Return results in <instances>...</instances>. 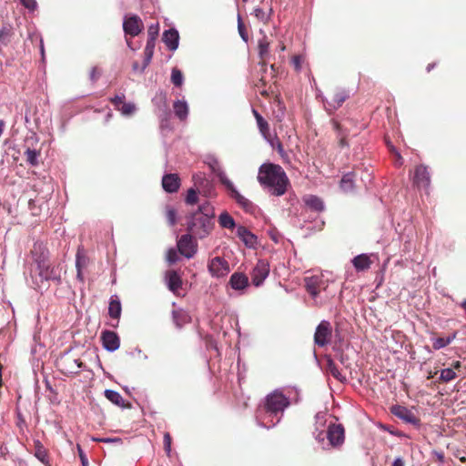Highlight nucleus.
Instances as JSON below:
<instances>
[{
    "label": "nucleus",
    "mask_w": 466,
    "mask_h": 466,
    "mask_svg": "<svg viewBox=\"0 0 466 466\" xmlns=\"http://www.w3.org/2000/svg\"><path fill=\"white\" fill-rule=\"evenodd\" d=\"M258 180L261 186L268 187L272 195L278 197L284 195L289 185L284 169L273 163H265L260 166Z\"/></svg>",
    "instance_id": "1"
},
{
    "label": "nucleus",
    "mask_w": 466,
    "mask_h": 466,
    "mask_svg": "<svg viewBox=\"0 0 466 466\" xmlns=\"http://www.w3.org/2000/svg\"><path fill=\"white\" fill-rule=\"evenodd\" d=\"M32 254L36 263L37 275L35 278V283L39 286L44 281L53 280L60 282L62 268L60 265H52L48 261L47 250L41 244H35Z\"/></svg>",
    "instance_id": "2"
},
{
    "label": "nucleus",
    "mask_w": 466,
    "mask_h": 466,
    "mask_svg": "<svg viewBox=\"0 0 466 466\" xmlns=\"http://www.w3.org/2000/svg\"><path fill=\"white\" fill-rule=\"evenodd\" d=\"M213 226V220L207 214L193 213L187 222V231L197 238H203L211 232Z\"/></svg>",
    "instance_id": "3"
},
{
    "label": "nucleus",
    "mask_w": 466,
    "mask_h": 466,
    "mask_svg": "<svg viewBox=\"0 0 466 466\" xmlns=\"http://www.w3.org/2000/svg\"><path fill=\"white\" fill-rule=\"evenodd\" d=\"M289 400L280 390H274L268 394L263 403V410L269 415L282 414L284 410L289 406Z\"/></svg>",
    "instance_id": "4"
},
{
    "label": "nucleus",
    "mask_w": 466,
    "mask_h": 466,
    "mask_svg": "<svg viewBox=\"0 0 466 466\" xmlns=\"http://www.w3.org/2000/svg\"><path fill=\"white\" fill-rule=\"evenodd\" d=\"M218 177L220 182L230 191V196L235 201L247 212H253L255 209L254 204L242 196L234 187L233 183L227 177L224 172L218 173Z\"/></svg>",
    "instance_id": "5"
},
{
    "label": "nucleus",
    "mask_w": 466,
    "mask_h": 466,
    "mask_svg": "<svg viewBox=\"0 0 466 466\" xmlns=\"http://www.w3.org/2000/svg\"><path fill=\"white\" fill-rule=\"evenodd\" d=\"M350 97L349 91L344 88H335L329 93L324 101L326 111L332 115Z\"/></svg>",
    "instance_id": "6"
},
{
    "label": "nucleus",
    "mask_w": 466,
    "mask_h": 466,
    "mask_svg": "<svg viewBox=\"0 0 466 466\" xmlns=\"http://www.w3.org/2000/svg\"><path fill=\"white\" fill-rule=\"evenodd\" d=\"M326 437L332 447L340 446L344 442L345 439L344 427L341 424H330L328 428ZM316 439L319 441H323L325 434L323 432H319Z\"/></svg>",
    "instance_id": "7"
},
{
    "label": "nucleus",
    "mask_w": 466,
    "mask_h": 466,
    "mask_svg": "<svg viewBox=\"0 0 466 466\" xmlns=\"http://www.w3.org/2000/svg\"><path fill=\"white\" fill-rule=\"evenodd\" d=\"M178 253L187 258H191L198 251V243L192 234L182 235L177 243Z\"/></svg>",
    "instance_id": "8"
},
{
    "label": "nucleus",
    "mask_w": 466,
    "mask_h": 466,
    "mask_svg": "<svg viewBox=\"0 0 466 466\" xmlns=\"http://www.w3.org/2000/svg\"><path fill=\"white\" fill-rule=\"evenodd\" d=\"M56 365L62 373L68 375L78 373L82 367V362L79 359L65 354L57 360Z\"/></svg>",
    "instance_id": "9"
},
{
    "label": "nucleus",
    "mask_w": 466,
    "mask_h": 466,
    "mask_svg": "<svg viewBox=\"0 0 466 466\" xmlns=\"http://www.w3.org/2000/svg\"><path fill=\"white\" fill-rule=\"evenodd\" d=\"M144 29L142 19L137 15H126L123 21V30L132 37L138 35Z\"/></svg>",
    "instance_id": "10"
},
{
    "label": "nucleus",
    "mask_w": 466,
    "mask_h": 466,
    "mask_svg": "<svg viewBox=\"0 0 466 466\" xmlns=\"http://www.w3.org/2000/svg\"><path fill=\"white\" fill-rule=\"evenodd\" d=\"M269 274V263L265 259H259L253 268L250 277L252 284L259 287Z\"/></svg>",
    "instance_id": "11"
},
{
    "label": "nucleus",
    "mask_w": 466,
    "mask_h": 466,
    "mask_svg": "<svg viewBox=\"0 0 466 466\" xmlns=\"http://www.w3.org/2000/svg\"><path fill=\"white\" fill-rule=\"evenodd\" d=\"M332 336V328L329 321L322 320L316 329L314 334V342L319 346L324 347L330 342Z\"/></svg>",
    "instance_id": "12"
},
{
    "label": "nucleus",
    "mask_w": 466,
    "mask_h": 466,
    "mask_svg": "<svg viewBox=\"0 0 466 466\" xmlns=\"http://www.w3.org/2000/svg\"><path fill=\"white\" fill-rule=\"evenodd\" d=\"M208 268L209 273L215 278L225 277L230 271L228 262L221 257H215L210 259Z\"/></svg>",
    "instance_id": "13"
},
{
    "label": "nucleus",
    "mask_w": 466,
    "mask_h": 466,
    "mask_svg": "<svg viewBox=\"0 0 466 466\" xmlns=\"http://www.w3.org/2000/svg\"><path fill=\"white\" fill-rule=\"evenodd\" d=\"M390 412L401 420L412 424L419 425L420 419L408 408L401 405H393L390 407Z\"/></svg>",
    "instance_id": "14"
},
{
    "label": "nucleus",
    "mask_w": 466,
    "mask_h": 466,
    "mask_svg": "<svg viewBox=\"0 0 466 466\" xmlns=\"http://www.w3.org/2000/svg\"><path fill=\"white\" fill-rule=\"evenodd\" d=\"M413 184L419 188L427 190L431 184V176L428 167L423 165H419L415 167Z\"/></svg>",
    "instance_id": "15"
},
{
    "label": "nucleus",
    "mask_w": 466,
    "mask_h": 466,
    "mask_svg": "<svg viewBox=\"0 0 466 466\" xmlns=\"http://www.w3.org/2000/svg\"><path fill=\"white\" fill-rule=\"evenodd\" d=\"M305 288L307 291L313 297L316 298L321 291V289H325V281L323 280L321 276H310L307 277L304 279Z\"/></svg>",
    "instance_id": "16"
},
{
    "label": "nucleus",
    "mask_w": 466,
    "mask_h": 466,
    "mask_svg": "<svg viewBox=\"0 0 466 466\" xmlns=\"http://www.w3.org/2000/svg\"><path fill=\"white\" fill-rule=\"evenodd\" d=\"M103 347L108 351H115L120 346V339L117 334L111 330H104L101 333Z\"/></svg>",
    "instance_id": "17"
},
{
    "label": "nucleus",
    "mask_w": 466,
    "mask_h": 466,
    "mask_svg": "<svg viewBox=\"0 0 466 466\" xmlns=\"http://www.w3.org/2000/svg\"><path fill=\"white\" fill-rule=\"evenodd\" d=\"M167 285L174 294L178 295L179 289L182 288V279L176 270H168L166 272Z\"/></svg>",
    "instance_id": "18"
},
{
    "label": "nucleus",
    "mask_w": 466,
    "mask_h": 466,
    "mask_svg": "<svg viewBox=\"0 0 466 466\" xmlns=\"http://www.w3.org/2000/svg\"><path fill=\"white\" fill-rule=\"evenodd\" d=\"M162 187L168 193H175L180 187V177L177 174H167L162 178Z\"/></svg>",
    "instance_id": "19"
},
{
    "label": "nucleus",
    "mask_w": 466,
    "mask_h": 466,
    "mask_svg": "<svg viewBox=\"0 0 466 466\" xmlns=\"http://www.w3.org/2000/svg\"><path fill=\"white\" fill-rule=\"evenodd\" d=\"M193 182L195 188L198 192H204L205 194H210V190L213 188V186L209 182V180L205 177L204 174L198 173L193 175Z\"/></svg>",
    "instance_id": "20"
},
{
    "label": "nucleus",
    "mask_w": 466,
    "mask_h": 466,
    "mask_svg": "<svg viewBox=\"0 0 466 466\" xmlns=\"http://www.w3.org/2000/svg\"><path fill=\"white\" fill-rule=\"evenodd\" d=\"M229 285L233 289L243 290L248 286V278L244 273L235 272L229 279Z\"/></svg>",
    "instance_id": "21"
},
{
    "label": "nucleus",
    "mask_w": 466,
    "mask_h": 466,
    "mask_svg": "<svg viewBox=\"0 0 466 466\" xmlns=\"http://www.w3.org/2000/svg\"><path fill=\"white\" fill-rule=\"evenodd\" d=\"M163 42L170 50H176L178 46V32L174 29L166 30L163 34Z\"/></svg>",
    "instance_id": "22"
},
{
    "label": "nucleus",
    "mask_w": 466,
    "mask_h": 466,
    "mask_svg": "<svg viewBox=\"0 0 466 466\" xmlns=\"http://www.w3.org/2000/svg\"><path fill=\"white\" fill-rule=\"evenodd\" d=\"M237 235L248 247L251 248L257 244V237L243 226L238 227Z\"/></svg>",
    "instance_id": "23"
},
{
    "label": "nucleus",
    "mask_w": 466,
    "mask_h": 466,
    "mask_svg": "<svg viewBox=\"0 0 466 466\" xmlns=\"http://www.w3.org/2000/svg\"><path fill=\"white\" fill-rule=\"evenodd\" d=\"M352 264L357 271H364L370 268L372 260L370 259V256L360 254L352 259Z\"/></svg>",
    "instance_id": "24"
},
{
    "label": "nucleus",
    "mask_w": 466,
    "mask_h": 466,
    "mask_svg": "<svg viewBox=\"0 0 466 466\" xmlns=\"http://www.w3.org/2000/svg\"><path fill=\"white\" fill-rule=\"evenodd\" d=\"M88 258L86 256L81 252L79 249L77 250L76 256V278L80 282H84V276L82 273L83 268H85L87 266Z\"/></svg>",
    "instance_id": "25"
},
{
    "label": "nucleus",
    "mask_w": 466,
    "mask_h": 466,
    "mask_svg": "<svg viewBox=\"0 0 466 466\" xmlns=\"http://www.w3.org/2000/svg\"><path fill=\"white\" fill-rule=\"evenodd\" d=\"M334 129L337 131V137L339 139V146L340 147H349L348 136L349 132L342 128V126L335 119L331 120Z\"/></svg>",
    "instance_id": "26"
},
{
    "label": "nucleus",
    "mask_w": 466,
    "mask_h": 466,
    "mask_svg": "<svg viewBox=\"0 0 466 466\" xmlns=\"http://www.w3.org/2000/svg\"><path fill=\"white\" fill-rule=\"evenodd\" d=\"M105 397L109 401H111L112 403H114L115 405H116L120 408H127V407L130 406L129 404L126 403V401L124 400L123 397L121 396V394L119 392L115 391L113 390H106Z\"/></svg>",
    "instance_id": "27"
},
{
    "label": "nucleus",
    "mask_w": 466,
    "mask_h": 466,
    "mask_svg": "<svg viewBox=\"0 0 466 466\" xmlns=\"http://www.w3.org/2000/svg\"><path fill=\"white\" fill-rule=\"evenodd\" d=\"M305 204L312 210L320 212L324 209V204L319 197L309 195L304 198Z\"/></svg>",
    "instance_id": "28"
},
{
    "label": "nucleus",
    "mask_w": 466,
    "mask_h": 466,
    "mask_svg": "<svg viewBox=\"0 0 466 466\" xmlns=\"http://www.w3.org/2000/svg\"><path fill=\"white\" fill-rule=\"evenodd\" d=\"M258 56L260 59L262 60V66H266V59L268 56V50H269V42L268 40V37L264 35L261 39L258 41Z\"/></svg>",
    "instance_id": "29"
},
{
    "label": "nucleus",
    "mask_w": 466,
    "mask_h": 466,
    "mask_svg": "<svg viewBox=\"0 0 466 466\" xmlns=\"http://www.w3.org/2000/svg\"><path fill=\"white\" fill-rule=\"evenodd\" d=\"M457 336V332L452 333L451 335L448 336L447 338H435L432 339V348L435 350H441L449 344L451 343L455 339Z\"/></svg>",
    "instance_id": "30"
},
{
    "label": "nucleus",
    "mask_w": 466,
    "mask_h": 466,
    "mask_svg": "<svg viewBox=\"0 0 466 466\" xmlns=\"http://www.w3.org/2000/svg\"><path fill=\"white\" fill-rule=\"evenodd\" d=\"M354 173L345 174L340 180V187L344 192H350L354 189Z\"/></svg>",
    "instance_id": "31"
},
{
    "label": "nucleus",
    "mask_w": 466,
    "mask_h": 466,
    "mask_svg": "<svg viewBox=\"0 0 466 466\" xmlns=\"http://www.w3.org/2000/svg\"><path fill=\"white\" fill-rule=\"evenodd\" d=\"M35 456L43 463L47 462V451L40 441H34Z\"/></svg>",
    "instance_id": "32"
},
{
    "label": "nucleus",
    "mask_w": 466,
    "mask_h": 466,
    "mask_svg": "<svg viewBox=\"0 0 466 466\" xmlns=\"http://www.w3.org/2000/svg\"><path fill=\"white\" fill-rule=\"evenodd\" d=\"M174 111H175V114L176 116L181 119V120H184L187 118V113H188V108H187V105L186 102H183V101H176L174 103Z\"/></svg>",
    "instance_id": "33"
},
{
    "label": "nucleus",
    "mask_w": 466,
    "mask_h": 466,
    "mask_svg": "<svg viewBox=\"0 0 466 466\" xmlns=\"http://www.w3.org/2000/svg\"><path fill=\"white\" fill-rule=\"evenodd\" d=\"M218 223L222 228L228 229H232L236 226L234 218L228 212L219 215Z\"/></svg>",
    "instance_id": "34"
},
{
    "label": "nucleus",
    "mask_w": 466,
    "mask_h": 466,
    "mask_svg": "<svg viewBox=\"0 0 466 466\" xmlns=\"http://www.w3.org/2000/svg\"><path fill=\"white\" fill-rule=\"evenodd\" d=\"M108 314L112 319H119L121 315V304L119 300H110L108 307Z\"/></svg>",
    "instance_id": "35"
},
{
    "label": "nucleus",
    "mask_w": 466,
    "mask_h": 466,
    "mask_svg": "<svg viewBox=\"0 0 466 466\" xmlns=\"http://www.w3.org/2000/svg\"><path fill=\"white\" fill-rule=\"evenodd\" d=\"M327 370L328 372H329L336 380H339V381H342L343 380H345V377L342 376V374L340 373V371L339 370V368L338 366L336 365V363L331 360V359H329L328 361H327Z\"/></svg>",
    "instance_id": "36"
},
{
    "label": "nucleus",
    "mask_w": 466,
    "mask_h": 466,
    "mask_svg": "<svg viewBox=\"0 0 466 466\" xmlns=\"http://www.w3.org/2000/svg\"><path fill=\"white\" fill-rule=\"evenodd\" d=\"M12 35L11 27L9 25H4L0 29V43L5 46L8 45L11 41Z\"/></svg>",
    "instance_id": "37"
},
{
    "label": "nucleus",
    "mask_w": 466,
    "mask_h": 466,
    "mask_svg": "<svg viewBox=\"0 0 466 466\" xmlns=\"http://www.w3.org/2000/svg\"><path fill=\"white\" fill-rule=\"evenodd\" d=\"M26 161L33 167L38 165L39 152L35 149L27 148L25 152Z\"/></svg>",
    "instance_id": "38"
},
{
    "label": "nucleus",
    "mask_w": 466,
    "mask_h": 466,
    "mask_svg": "<svg viewBox=\"0 0 466 466\" xmlns=\"http://www.w3.org/2000/svg\"><path fill=\"white\" fill-rule=\"evenodd\" d=\"M456 377H457V373L455 370H453V369H451V368L443 369L441 371L440 381L449 382V381L454 380Z\"/></svg>",
    "instance_id": "39"
},
{
    "label": "nucleus",
    "mask_w": 466,
    "mask_h": 466,
    "mask_svg": "<svg viewBox=\"0 0 466 466\" xmlns=\"http://www.w3.org/2000/svg\"><path fill=\"white\" fill-rule=\"evenodd\" d=\"M257 124L262 136L268 139L270 136L268 123L263 117H258Z\"/></svg>",
    "instance_id": "40"
},
{
    "label": "nucleus",
    "mask_w": 466,
    "mask_h": 466,
    "mask_svg": "<svg viewBox=\"0 0 466 466\" xmlns=\"http://www.w3.org/2000/svg\"><path fill=\"white\" fill-rule=\"evenodd\" d=\"M171 82L176 86H181L183 83L182 72L177 68H173L171 73Z\"/></svg>",
    "instance_id": "41"
},
{
    "label": "nucleus",
    "mask_w": 466,
    "mask_h": 466,
    "mask_svg": "<svg viewBox=\"0 0 466 466\" xmlns=\"http://www.w3.org/2000/svg\"><path fill=\"white\" fill-rule=\"evenodd\" d=\"M195 214H207L208 218L213 220V218L215 216L213 208L208 204H203L199 206L198 211L194 212Z\"/></svg>",
    "instance_id": "42"
},
{
    "label": "nucleus",
    "mask_w": 466,
    "mask_h": 466,
    "mask_svg": "<svg viewBox=\"0 0 466 466\" xmlns=\"http://www.w3.org/2000/svg\"><path fill=\"white\" fill-rule=\"evenodd\" d=\"M255 17L264 24H267L270 18V14H267L262 8L258 7L253 12Z\"/></svg>",
    "instance_id": "43"
},
{
    "label": "nucleus",
    "mask_w": 466,
    "mask_h": 466,
    "mask_svg": "<svg viewBox=\"0 0 466 466\" xmlns=\"http://www.w3.org/2000/svg\"><path fill=\"white\" fill-rule=\"evenodd\" d=\"M173 319L177 327L180 328L187 321V315L182 311H173Z\"/></svg>",
    "instance_id": "44"
},
{
    "label": "nucleus",
    "mask_w": 466,
    "mask_h": 466,
    "mask_svg": "<svg viewBox=\"0 0 466 466\" xmlns=\"http://www.w3.org/2000/svg\"><path fill=\"white\" fill-rule=\"evenodd\" d=\"M178 250L177 251L175 248H171L167 251L166 259L169 265H173L177 263L179 259Z\"/></svg>",
    "instance_id": "45"
},
{
    "label": "nucleus",
    "mask_w": 466,
    "mask_h": 466,
    "mask_svg": "<svg viewBox=\"0 0 466 466\" xmlns=\"http://www.w3.org/2000/svg\"><path fill=\"white\" fill-rule=\"evenodd\" d=\"M198 192L194 187L189 188L186 197V203L189 205L196 204L198 202Z\"/></svg>",
    "instance_id": "46"
},
{
    "label": "nucleus",
    "mask_w": 466,
    "mask_h": 466,
    "mask_svg": "<svg viewBox=\"0 0 466 466\" xmlns=\"http://www.w3.org/2000/svg\"><path fill=\"white\" fill-rule=\"evenodd\" d=\"M271 146L272 147L277 149L278 153L279 154L282 159H288V154L284 150L283 145L279 141V139L277 138L276 140L272 141Z\"/></svg>",
    "instance_id": "47"
},
{
    "label": "nucleus",
    "mask_w": 466,
    "mask_h": 466,
    "mask_svg": "<svg viewBox=\"0 0 466 466\" xmlns=\"http://www.w3.org/2000/svg\"><path fill=\"white\" fill-rule=\"evenodd\" d=\"M153 55H154L153 50L144 49V61H143V65L141 66V72H143L147 67V66L150 64Z\"/></svg>",
    "instance_id": "48"
},
{
    "label": "nucleus",
    "mask_w": 466,
    "mask_h": 466,
    "mask_svg": "<svg viewBox=\"0 0 466 466\" xmlns=\"http://www.w3.org/2000/svg\"><path fill=\"white\" fill-rule=\"evenodd\" d=\"M135 110H136V106H135L134 104H132V103H126V102L119 108V111H121V113L123 115H126V116L132 115L135 112Z\"/></svg>",
    "instance_id": "49"
},
{
    "label": "nucleus",
    "mask_w": 466,
    "mask_h": 466,
    "mask_svg": "<svg viewBox=\"0 0 466 466\" xmlns=\"http://www.w3.org/2000/svg\"><path fill=\"white\" fill-rule=\"evenodd\" d=\"M16 426L19 428L20 432H23L25 428H26V421L22 414V412L17 409L16 410Z\"/></svg>",
    "instance_id": "50"
},
{
    "label": "nucleus",
    "mask_w": 466,
    "mask_h": 466,
    "mask_svg": "<svg viewBox=\"0 0 466 466\" xmlns=\"http://www.w3.org/2000/svg\"><path fill=\"white\" fill-rule=\"evenodd\" d=\"M158 33H159V24L158 23L152 24L148 26V29H147L148 37L157 39L158 36Z\"/></svg>",
    "instance_id": "51"
},
{
    "label": "nucleus",
    "mask_w": 466,
    "mask_h": 466,
    "mask_svg": "<svg viewBox=\"0 0 466 466\" xmlns=\"http://www.w3.org/2000/svg\"><path fill=\"white\" fill-rule=\"evenodd\" d=\"M110 102L114 105L116 109L119 110L121 106H123V104L125 103V96L124 95H120V96L117 95V96L110 98Z\"/></svg>",
    "instance_id": "52"
},
{
    "label": "nucleus",
    "mask_w": 466,
    "mask_h": 466,
    "mask_svg": "<svg viewBox=\"0 0 466 466\" xmlns=\"http://www.w3.org/2000/svg\"><path fill=\"white\" fill-rule=\"evenodd\" d=\"M238 33H239L241 38L245 42H248V33H247L246 27L239 16H238Z\"/></svg>",
    "instance_id": "53"
},
{
    "label": "nucleus",
    "mask_w": 466,
    "mask_h": 466,
    "mask_svg": "<svg viewBox=\"0 0 466 466\" xmlns=\"http://www.w3.org/2000/svg\"><path fill=\"white\" fill-rule=\"evenodd\" d=\"M20 3L23 6L30 11H35L37 7V3L35 0H20Z\"/></svg>",
    "instance_id": "54"
},
{
    "label": "nucleus",
    "mask_w": 466,
    "mask_h": 466,
    "mask_svg": "<svg viewBox=\"0 0 466 466\" xmlns=\"http://www.w3.org/2000/svg\"><path fill=\"white\" fill-rule=\"evenodd\" d=\"M164 448H165V451L169 453L170 451H171V441H172V438L170 436V434L168 432H166L164 434Z\"/></svg>",
    "instance_id": "55"
},
{
    "label": "nucleus",
    "mask_w": 466,
    "mask_h": 466,
    "mask_svg": "<svg viewBox=\"0 0 466 466\" xmlns=\"http://www.w3.org/2000/svg\"><path fill=\"white\" fill-rule=\"evenodd\" d=\"M291 63L296 71L301 69L302 57L300 56H294L291 59Z\"/></svg>",
    "instance_id": "56"
},
{
    "label": "nucleus",
    "mask_w": 466,
    "mask_h": 466,
    "mask_svg": "<svg viewBox=\"0 0 466 466\" xmlns=\"http://www.w3.org/2000/svg\"><path fill=\"white\" fill-rule=\"evenodd\" d=\"M176 211L174 209H168L167 212V221L168 223L171 225V226H174L177 222L176 220Z\"/></svg>",
    "instance_id": "57"
},
{
    "label": "nucleus",
    "mask_w": 466,
    "mask_h": 466,
    "mask_svg": "<svg viewBox=\"0 0 466 466\" xmlns=\"http://www.w3.org/2000/svg\"><path fill=\"white\" fill-rule=\"evenodd\" d=\"M208 166L211 168L212 172H214L217 176H218V173L223 172L220 169V167H219V164H218V160H216V159H213L211 162H209Z\"/></svg>",
    "instance_id": "58"
},
{
    "label": "nucleus",
    "mask_w": 466,
    "mask_h": 466,
    "mask_svg": "<svg viewBox=\"0 0 466 466\" xmlns=\"http://www.w3.org/2000/svg\"><path fill=\"white\" fill-rule=\"evenodd\" d=\"M28 206L30 210L32 211V214L34 216H37L40 213V208H36L35 206V200L30 199L28 202Z\"/></svg>",
    "instance_id": "59"
},
{
    "label": "nucleus",
    "mask_w": 466,
    "mask_h": 466,
    "mask_svg": "<svg viewBox=\"0 0 466 466\" xmlns=\"http://www.w3.org/2000/svg\"><path fill=\"white\" fill-rule=\"evenodd\" d=\"M101 75V72L100 70L97 68V67H93L91 72H90V78L93 80V81H96L98 79V77L100 76Z\"/></svg>",
    "instance_id": "60"
},
{
    "label": "nucleus",
    "mask_w": 466,
    "mask_h": 466,
    "mask_svg": "<svg viewBox=\"0 0 466 466\" xmlns=\"http://www.w3.org/2000/svg\"><path fill=\"white\" fill-rule=\"evenodd\" d=\"M156 40H157L156 38L148 37L145 49H148V50H153L154 51L155 50V46H156Z\"/></svg>",
    "instance_id": "61"
},
{
    "label": "nucleus",
    "mask_w": 466,
    "mask_h": 466,
    "mask_svg": "<svg viewBox=\"0 0 466 466\" xmlns=\"http://www.w3.org/2000/svg\"><path fill=\"white\" fill-rule=\"evenodd\" d=\"M79 457L83 466H87V458L84 454L83 451L78 446Z\"/></svg>",
    "instance_id": "62"
},
{
    "label": "nucleus",
    "mask_w": 466,
    "mask_h": 466,
    "mask_svg": "<svg viewBox=\"0 0 466 466\" xmlns=\"http://www.w3.org/2000/svg\"><path fill=\"white\" fill-rule=\"evenodd\" d=\"M394 155L396 157L395 165L400 167L403 164L402 157L400 155L399 152H395Z\"/></svg>",
    "instance_id": "63"
},
{
    "label": "nucleus",
    "mask_w": 466,
    "mask_h": 466,
    "mask_svg": "<svg viewBox=\"0 0 466 466\" xmlns=\"http://www.w3.org/2000/svg\"><path fill=\"white\" fill-rule=\"evenodd\" d=\"M392 466H404V461L400 458H397L393 463Z\"/></svg>",
    "instance_id": "64"
}]
</instances>
